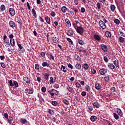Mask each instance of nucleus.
<instances>
[{
  "instance_id": "nucleus-37",
  "label": "nucleus",
  "mask_w": 125,
  "mask_h": 125,
  "mask_svg": "<svg viewBox=\"0 0 125 125\" xmlns=\"http://www.w3.org/2000/svg\"><path fill=\"white\" fill-rule=\"evenodd\" d=\"M53 41L55 43H57V42L58 43H59V39H58V38L54 37Z\"/></svg>"
},
{
  "instance_id": "nucleus-54",
  "label": "nucleus",
  "mask_w": 125,
  "mask_h": 125,
  "mask_svg": "<svg viewBox=\"0 0 125 125\" xmlns=\"http://www.w3.org/2000/svg\"><path fill=\"white\" fill-rule=\"evenodd\" d=\"M0 64L1 67H2V68H3V69H4V68L6 67V65L3 62H0Z\"/></svg>"
},
{
  "instance_id": "nucleus-38",
  "label": "nucleus",
  "mask_w": 125,
  "mask_h": 125,
  "mask_svg": "<svg viewBox=\"0 0 125 125\" xmlns=\"http://www.w3.org/2000/svg\"><path fill=\"white\" fill-rule=\"evenodd\" d=\"M0 9L1 11H4V10L5 9V6L4 4L1 5V6L0 7Z\"/></svg>"
},
{
  "instance_id": "nucleus-30",
  "label": "nucleus",
  "mask_w": 125,
  "mask_h": 125,
  "mask_svg": "<svg viewBox=\"0 0 125 125\" xmlns=\"http://www.w3.org/2000/svg\"><path fill=\"white\" fill-rule=\"evenodd\" d=\"M27 120L23 118H21V123L23 125H25V124H27Z\"/></svg>"
},
{
  "instance_id": "nucleus-16",
  "label": "nucleus",
  "mask_w": 125,
  "mask_h": 125,
  "mask_svg": "<svg viewBox=\"0 0 125 125\" xmlns=\"http://www.w3.org/2000/svg\"><path fill=\"white\" fill-rule=\"evenodd\" d=\"M94 39L96 41H97L98 42H99L100 41H101V38L99 37V35L95 34L94 35Z\"/></svg>"
},
{
  "instance_id": "nucleus-43",
  "label": "nucleus",
  "mask_w": 125,
  "mask_h": 125,
  "mask_svg": "<svg viewBox=\"0 0 125 125\" xmlns=\"http://www.w3.org/2000/svg\"><path fill=\"white\" fill-rule=\"evenodd\" d=\"M114 22L117 25H119L121 21H120V20H119V19H116L115 20H114Z\"/></svg>"
},
{
  "instance_id": "nucleus-15",
  "label": "nucleus",
  "mask_w": 125,
  "mask_h": 125,
  "mask_svg": "<svg viewBox=\"0 0 125 125\" xmlns=\"http://www.w3.org/2000/svg\"><path fill=\"white\" fill-rule=\"evenodd\" d=\"M25 91H26V92L27 93H28V94H33V92H34V89H31V88H29V89H28V88H26L25 89Z\"/></svg>"
},
{
  "instance_id": "nucleus-25",
  "label": "nucleus",
  "mask_w": 125,
  "mask_h": 125,
  "mask_svg": "<svg viewBox=\"0 0 125 125\" xmlns=\"http://www.w3.org/2000/svg\"><path fill=\"white\" fill-rule=\"evenodd\" d=\"M117 112L119 116H123V112H122V110H121V109L117 108Z\"/></svg>"
},
{
  "instance_id": "nucleus-36",
  "label": "nucleus",
  "mask_w": 125,
  "mask_h": 125,
  "mask_svg": "<svg viewBox=\"0 0 125 125\" xmlns=\"http://www.w3.org/2000/svg\"><path fill=\"white\" fill-rule=\"evenodd\" d=\"M113 116L114 119H115V120H119V119H120V118L119 117V115H118V114H117V113L114 112L113 113Z\"/></svg>"
},
{
  "instance_id": "nucleus-31",
  "label": "nucleus",
  "mask_w": 125,
  "mask_h": 125,
  "mask_svg": "<svg viewBox=\"0 0 125 125\" xmlns=\"http://www.w3.org/2000/svg\"><path fill=\"white\" fill-rule=\"evenodd\" d=\"M78 43L81 45H83V44H84V42H83V40H81L80 39H78Z\"/></svg>"
},
{
  "instance_id": "nucleus-3",
  "label": "nucleus",
  "mask_w": 125,
  "mask_h": 125,
  "mask_svg": "<svg viewBox=\"0 0 125 125\" xmlns=\"http://www.w3.org/2000/svg\"><path fill=\"white\" fill-rule=\"evenodd\" d=\"M99 25L102 28V30L106 29V23L104 22L103 21H99Z\"/></svg>"
},
{
  "instance_id": "nucleus-6",
  "label": "nucleus",
  "mask_w": 125,
  "mask_h": 125,
  "mask_svg": "<svg viewBox=\"0 0 125 125\" xmlns=\"http://www.w3.org/2000/svg\"><path fill=\"white\" fill-rule=\"evenodd\" d=\"M95 88L97 89V90H99L102 88V85L100 83H98V82H96L95 83Z\"/></svg>"
},
{
  "instance_id": "nucleus-44",
  "label": "nucleus",
  "mask_w": 125,
  "mask_h": 125,
  "mask_svg": "<svg viewBox=\"0 0 125 125\" xmlns=\"http://www.w3.org/2000/svg\"><path fill=\"white\" fill-rule=\"evenodd\" d=\"M14 83V86H15L16 87H18L19 86V85L18 84V82L17 81H13Z\"/></svg>"
},
{
  "instance_id": "nucleus-20",
  "label": "nucleus",
  "mask_w": 125,
  "mask_h": 125,
  "mask_svg": "<svg viewBox=\"0 0 125 125\" xmlns=\"http://www.w3.org/2000/svg\"><path fill=\"white\" fill-rule=\"evenodd\" d=\"M119 42L121 43H124L125 42V38H123L122 36H120L118 39Z\"/></svg>"
},
{
  "instance_id": "nucleus-48",
  "label": "nucleus",
  "mask_w": 125,
  "mask_h": 125,
  "mask_svg": "<svg viewBox=\"0 0 125 125\" xmlns=\"http://www.w3.org/2000/svg\"><path fill=\"white\" fill-rule=\"evenodd\" d=\"M50 15H51L52 17H55V16H56V14H55V12H54V11H52L51 12Z\"/></svg>"
},
{
  "instance_id": "nucleus-53",
  "label": "nucleus",
  "mask_w": 125,
  "mask_h": 125,
  "mask_svg": "<svg viewBox=\"0 0 125 125\" xmlns=\"http://www.w3.org/2000/svg\"><path fill=\"white\" fill-rule=\"evenodd\" d=\"M67 41H68V42H70L71 44H73L74 43L73 42V41L70 38H67Z\"/></svg>"
},
{
  "instance_id": "nucleus-61",
  "label": "nucleus",
  "mask_w": 125,
  "mask_h": 125,
  "mask_svg": "<svg viewBox=\"0 0 125 125\" xmlns=\"http://www.w3.org/2000/svg\"><path fill=\"white\" fill-rule=\"evenodd\" d=\"M49 83L50 84H52V83H53V78L52 77L50 78Z\"/></svg>"
},
{
  "instance_id": "nucleus-22",
  "label": "nucleus",
  "mask_w": 125,
  "mask_h": 125,
  "mask_svg": "<svg viewBox=\"0 0 125 125\" xmlns=\"http://www.w3.org/2000/svg\"><path fill=\"white\" fill-rule=\"evenodd\" d=\"M75 68L77 70H81V69H82V65H81V63H76Z\"/></svg>"
},
{
  "instance_id": "nucleus-23",
  "label": "nucleus",
  "mask_w": 125,
  "mask_h": 125,
  "mask_svg": "<svg viewBox=\"0 0 125 125\" xmlns=\"http://www.w3.org/2000/svg\"><path fill=\"white\" fill-rule=\"evenodd\" d=\"M83 68L85 71H87V70H88V68H89V65L87 63H84L83 65Z\"/></svg>"
},
{
  "instance_id": "nucleus-13",
  "label": "nucleus",
  "mask_w": 125,
  "mask_h": 125,
  "mask_svg": "<svg viewBox=\"0 0 125 125\" xmlns=\"http://www.w3.org/2000/svg\"><path fill=\"white\" fill-rule=\"evenodd\" d=\"M73 33H74V30H73L72 29H69L66 32V35L67 36H69V37H72V36H73Z\"/></svg>"
},
{
  "instance_id": "nucleus-29",
  "label": "nucleus",
  "mask_w": 125,
  "mask_h": 125,
  "mask_svg": "<svg viewBox=\"0 0 125 125\" xmlns=\"http://www.w3.org/2000/svg\"><path fill=\"white\" fill-rule=\"evenodd\" d=\"M10 42L12 46H14V45H15V41H14V39H10Z\"/></svg>"
},
{
  "instance_id": "nucleus-11",
  "label": "nucleus",
  "mask_w": 125,
  "mask_h": 125,
  "mask_svg": "<svg viewBox=\"0 0 125 125\" xmlns=\"http://www.w3.org/2000/svg\"><path fill=\"white\" fill-rule=\"evenodd\" d=\"M9 25L11 28H12V29H14V27L16 26L15 22L12 21H10L9 22Z\"/></svg>"
},
{
  "instance_id": "nucleus-42",
  "label": "nucleus",
  "mask_w": 125,
  "mask_h": 125,
  "mask_svg": "<svg viewBox=\"0 0 125 125\" xmlns=\"http://www.w3.org/2000/svg\"><path fill=\"white\" fill-rule=\"evenodd\" d=\"M51 104L53 106H57L58 103L56 101H53L51 102Z\"/></svg>"
},
{
  "instance_id": "nucleus-21",
  "label": "nucleus",
  "mask_w": 125,
  "mask_h": 125,
  "mask_svg": "<svg viewBox=\"0 0 125 125\" xmlns=\"http://www.w3.org/2000/svg\"><path fill=\"white\" fill-rule=\"evenodd\" d=\"M62 72H63V73H66L67 72V71H68V68H66V66H64L63 65H61V70H62Z\"/></svg>"
},
{
  "instance_id": "nucleus-5",
  "label": "nucleus",
  "mask_w": 125,
  "mask_h": 125,
  "mask_svg": "<svg viewBox=\"0 0 125 125\" xmlns=\"http://www.w3.org/2000/svg\"><path fill=\"white\" fill-rule=\"evenodd\" d=\"M100 46L101 48L102 49L104 52L105 53L108 52V47H107V45L104 44H101Z\"/></svg>"
},
{
  "instance_id": "nucleus-2",
  "label": "nucleus",
  "mask_w": 125,
  "mask_h": 125,
  "mask_svg": "<svg viewBox=\"0 0 125 125\" xmlns=\"http://www.w3.org/2000/svg\"><path fill=\"white\" fill-rule=\"evenodd\" d=\"M48 93H49L50 95H51V97H53L54 95H58L59 93V91L54 89H52L51 90L48 91Z\"/></svg>"
},
{
  "instance_id": "nucleus-33",
  "label": "nucleus",
  "mask_w": 125,
  "mask_h": 125,
  "mask_svg": "<svg viewBox=\"0 0 125 125\" xmlns=\"http://www.w3.org/2000/svg\"><path fill=\"white\" fill-rule=\"evenodd\" d=\"M44 79L45 80H46V81L48 80L49 79V74L48 73H45L44 74Z\"/></svg>"
},
{
  "instance_id": "nucleus-55",
  "label": "nucleus",
  "mask_w": 125,
  "mask_h": 125,
  "mask_svg": "<svg viewBox=\"0 0 125 125\" xmlns=\"http://www.w3.org/2000/svg\"><path fill=\"white\" fill-rule=\"evenodd\" d=\"M35 70H40V65L38 64H36L35 65Z\"/></svg>"
},
{
  "instance_id": "nucleus-32",
  "label": "nucleus",
  "mask_w": 125,
  "mask_h": 125,
  "mask_svg": "<svg viewBox=\"0 0 125 125\" xmlns=\"http://www.w3.org/2000/svg\"><path fill=\"white\" fill-rule=\"evenodd\" d=\"M42 67H49V64L47 63V62H43L42 63Z\"/></svg>"
},
{
  "instance_id": "nucleus-47",
  "label": "nucleus",
  "mask_w": 125,
  "mask_h": 125,
  "mask_svg": "<svg viewBox=\"0 0 125 125\" xmlns=\"http://www.w3.org/2000/svg\"><path fill=\"white\" fill-rule=\"evenodd\" d=\"M75 85L76 86V87H77V88H80L82 85H81V84H80V83L77 82L76 83H75Z\"/></svg>"
},
{
  "instance_id": "nucleus-59",
  "label": "nucleus",
  "mask_w": 125,
  "mask_h": 125,
  "mask_svg": "<svg viewBox=\"0 0 125 125\" xmlns=\"http://www.w3.org/2000/svg\"><path fill=\"white\" fill-rule=\"evenodd\" d=\"M4 42L6 44V46H7L8 47H9V46L10 45V43H9V42H7L6 41H5Z\"/></svg>"
},
{
  "instance_id": "nucleus-34",
  "label": "nucleus",
  "mask_w": 125,
  "mask_h": 125,
  "mask_svg": "<svg viewBox=\"0 0 125 125\" xmlns=\"http://www.w3.org/2000/svg\"><path fill=\"white\" fill-rule=\"evenodd\" d=\"M9 124H11V123H12V121H13V118L11 116H9V118H8V119H7Z\"/></svg>"
},
{
  "instance_id": "nucleus-1",
  "label": "nucleus",
  "mask_w": 125,
  "mask_h": 125,
  "mask_svg": "<svg viewBox=\"0 0 125 125\" xmlns=\"http://www.w3.org/2000/svg\"><path fill=\"white\" fill-rule=\"evenodd\" d=\"M73 26L74 27L75 29H76V31L78 34H80V35H83V31H84V29H83V28L82 26H77V28H76V26H75V23L73 24Z\"/></svg>"
},
{
  "instance_id": "nucleus-46",
  "label": "nucleus",
  "mask_w": 125,
  "mask_h": 125,
  "mask_svg": "<svg viewBox=\"0 0 125 125\" xmlns=\"http://www.w3.org/2000/svg\"><path fill=\"white\" fill-rule=\"evenodd\" d=\"M104 60L105 63H108V62H109V60L108 59V57L107 56L104 57Z\"/></svg>"
},
{
  "instance_id": "nucleus-40",
  "label": "nucleus",
  "mask_w": 125,
  "mask_h": 125,
  "mask_svg": "<svg viewBox=\"0 0 125 125\" xmlns=\"http://www.w3.org/2000/svg\"><path fill=\"white\" fill-rule=\"evenodd\" d=\"M47 112L50 114V115H54V111L53 110L50 109H47Z\"/></svg>"
},
{
  "instance_id": "nucleus-18",
  "label": "nucleus",
  "mask_w": 125,
  "mask_h": 125,
  "mask_svg": "<svg viewBox=\"0 0 125 125\" xmlns=\"http://www.w3.org/2000/svg\"><path fill=\"white\" fill-rule=\"evenodd\" d=\"M45 20L47 24H49V25H50L51 20H50V18H49V17H48V16L45 17Z\"/></svg>"
},
{
  "instance_id": "nucleus-49",
  "label": "nucleus",
  "mask_w": 125,
  "mask_h": 125,
  "mask_svg": "<svg viewBox=\"0 0 125 125\" xmlns=\"http://www.w3.org/2000/svg\"><path fill=\"white\" fill-rule=\"evenodd\" d=\"M119 12H120L121 14L124 16V14L125 13V9H123L122 10H119Z\"/></svg>"
},
{
  "instance_id": "nucleus-63",
  "label": "nucleus",
  "mask_w": 125,
  "mask_h": 125,
  "mask_svg": "<svg viewBox=\"0 0 125 125\" xmlns=\"http://www.w3.org/2000/svg\"><path fill=\"white\" fill-rule=\"evenodd\" d=\"M88 109L89 111H93V107L92 106H88Z\"/></svg>"
},
{
  "instance_id": "nucleus-60",
  "label": "nucleus",
  "mask_w": 125,
  "mask_h": 125,
  "mask_svg": "<svg viewBox=\"0 0 125 125\" xmlns=\"http://www.w3.org/2000/svg\"><path fill=\"white\" fill-rule=\"evenodd\" d=\"M81 12L82 13H84V12H85V9L84 7L81 8Z\"/></svg>"
},
{
  "instance_id": "nucleus-50",
  "label": "nucleus",
  "mask_w": 125,
  "mask_h": 125,
  "mask_svg": "<svg viewBox=\"0 0 125 125\" xmlns=\"http://www.w3.org/2000/svg\"><path fill=\"white\" fill-rule=\"evenodd\" d=\"M97 7L99 9H100L101 8V3L100 2H98L96 4Z\"/></svg>"
},
{
  "instance_id": "nucleus-8",
  "label": "nucleus",
  "mask_w": 125,
  "mask_h": 125,
  "mask_svg": "<svg viewBox=\"0 0 125 125\" xmlns=\"http://www.w3.org/2000/svg\"><path fill=\"white\" fill-rule=\"evenodd\" d=\"M17 43L19 48L20 49V51H21V53H23V52L25 51V49H24V47L22 46L21 44H19L18 42H17Z\"/></svg>"
},
{
  "instance_id": "nucleus-45",
  "label": "nucleus",
  "mask_w": 125,
  "mask_h": 125,
  "mask_svg": "<svg viewBox=\"0 0 125 125\" xmlns=\"http://www.w3.org/2000/svg\"><path fill=\"white\" fill-rule=\"evenodd\" d=\"M62 102L65 104V105H69L70 104V102L66 100V99H64L62 100Z\"/></svg>"
},
{
  "instance_id": "nucleus-19",
  "label": "nucleus",
  "mask_w": 125,
  "mask_h": 125,
  "mask_svg": "<svg viewBox=\"0 0 125 125\" xmlns=\"http://www.w3.org/2000/svg\"><path fill=\"white\" fill-rule=\"evenodd\" d=\"M105 35L106 38H112V36L111 35V33L109 32L108 31H106L105 32Z\"/></svg>"
},
{
  "instance_id": "nucleus-62",
  "label": "nucleus",
  "mask_w": 125,
  "mask_h": 125,
  "mask_svg": "<svg viewBox=\"0 0 125 125\" xmlns=\"http://www.w3.org/2000/svg\"><path fill=\"white\" fill-rule=\"evenodd\" d=\"M119 33L121 36V37H125V33L121 31H119Z\"/></svg>"
},
{
  "instance_id": "nucleus-24",
  "label": "nucleus",
  "mask_w": 125,
  "mask_h": 125,
  "mask_svg": "<svg viewBox=\"0 0 125 125\" xmlns=\"http://www.w3.org/2000/svg\"><path fill=\"white\" fill-rule=\"evenodd\" d=\"M65 22L68 25V27H71L72 24H71V22L70 21V20H69V19H66L65 20Z\"/></svg>"
},
{
  "instance_id": "nucleus-56",
  "label": "nucleus",
  "mask_w": 125,
  "mask_h": 125,
  "mask_svg": "<svg viewBox=\"0 0 125 125\" xmlns=\"http://www.w3.org/2000/svg\"><path fill=\"white\" fill-rule=\"evenodd\" d=\"M41 90H42V92H45L46 91V88L44 86H43Z\"/></svg>"
},
{
  "instance_id": "nucleus-51",
  "label": "nucleus",
  "mask_w": 125,
  "mask_h": 125,
  "mask_svg": "<svg viewBox=\"0 0 125 125\" xmlns=\"http://www.w3.org/2000/svg\"><path fill=\"white\" fill-rule=\"evenodd\" d=\"M9 83L10 84V86H14V82H12V80H10L9 81Z\"/></svg>"
},
{
  "instance_id": "nucleus-28",
  "label": "nucleus",
  "mask_w": 125,
  "mask_h": 125,
  "mask_svg": "<svg viewBox=\"0 0 125 125\" xmlns=\"http://www.w3.org/2000/svg\"><path fill=\"white\" fill-rule=\"evenodd\" d=\"M67 7H66V6H62L61 8V10L62 11V12H63V13H66V11H67Z\"/></svg>"
},
{
  "instance_id": "nucleus-7",
  "label": "nucleus",
  "mask_w": 125,
  "mask_h": 125,
  "mask_svg": "<svg viewBox=\"0 0 125 125\" xmlns=\"http://www.w3.org/2000/svg\"><path fill=\"white\" fill-rule=\"evenodd\" d=\"M9 12L11 16H14L15 14H16L15 13V10L13 8H10L9 9Z\"/></svg>"
},
{
  "instance_id": "nucleus-14",
  "label": "nucleus",
  "mask_w": 125,
  "mask_h": 125,
  "mask_svg": "<svg viewBox=\"0 0 125 125\" xmlns=\"http://www.w3.org/2000/svg\"><path fill=\"white\" fill-rule=\"evenodd\" d=\"M66 89L68 90V92L72 93V92H74L75 90L73 89V87H70V86L68 85L67 86Z\"/></svg>"
},
{
  "instance_id": "nucleus-41",
  "label": "nucleus",
  "mask_w": 125,
  "mask_h": 125,
  "mask_svg": "<svg viewBox=\"0 0 125 125\" xmlns=\"http://www.w3.org/2000/svg\"><path fill=\"white\" fill-rule=\"evenodd\" d=\"M75 58L77 60V61H81V58H80V56L79 55L75 54Z\"/></svg>"
},
{
  "instance_id": "nucleus-35",
  "label": "nucleus",
  "mask_w": 125,
  "mask_h": 125,
  "mask_svg": "<svg viewBox=\"0 0 125 125\" xmlns=\"http://www.w3.org/2000/svg\"><path fill=\"white\" fill-rule=\"evenodd\" d=\"M110 10L113 12H114L115 10H116V6H115V5H110Z\"/></svg>"
},
{
  "instance_id": "nucleus-9",
  "label": "nucleus",
  "mask_w": 125,
  "mask_h": 125,
  "mask_svg": "<svg viewBox=\"0 0 125 125\" xmlns=\"http://www.w3.org/2000/svg\"><path fill=\"white\" fill-rule=\"evenodd\" d=\"M107 67L109 69V70H112V71H113V70H114V69H115V68L116 67L115 65H114L113 63H108L107 64Z\"/></svg>"
},
{
  "instance_id": "nucleus-26",
  "label": "nucleus",
  "mask_w": 125,
  "mask_h": 125,
  "mask_svg": "<svg viewBox=\"0 0 125 125\" xmlns=\"http://www.w3.org/2000/svg\"><path fill=\"white\" fill-rule=\"evenodd\" d=\"M90 120L91 122H95L97 120V117L96 116H92L90 117Z\"/></svg>"
},
{
  "instance_id": "nucleus-12",
  "label": "nucleus",
  "mask_w": 125,
  "mask_h": 125,
  "mask_svg": "<svg viewBox=\"0 0 125 125\" xmlns=\"http://www.w3.org/2000/svg\"><path fill=\"white\" fill-rule=\"evenodd\" d=\"M110 79H111V76L110 75L105 76L104 77V81L106 83H110Z\"/></svg>"
},
{
  "instance_id": "nucleus-27",
  "label": "nucleus",
  "mask_w": 125,
  "mask_h": 125,
  "mask_svg": "<svg viewBox=\"0 0 125 125\" xmlns=\"http://www.w3.org/2000/svg\"><path fill=\"white\" fill-rule=\"evenodd\" d=\"M85 88L86 91H87V92H90V90H91V88H90V86H89V85H86L85 86Z\"/></svg>"
},
{
  "instance_id": "nucleus-4",
  "label": "nucleus",
  "mask_w": 125,
  "mask_h": 125,
  "mask_svg": "<svg viewBox=\"0 0 125 125\" xmlns=\"http://www.w3.org/2000/svg\"><path fill=\"white\" fill-rule=\"evenodd\" d=\"M99 72L100 75L102 76H104V75H106L108 72V69L106 68H103L99 70Z\"/></svg>"
},
{
  "instance_id": "nucleus-39",
  "label": "nucleus",
  "mask_w": 125,
  "mask_h": 125,
  "mask_svg": "<svg viewBox=\"0 0 125 125\" xmlns=\"http://www.w3.org/2000/svg\"><path fill=\"white\" fill-rule=\"evenodd\" d=\"M47 55L48 56H49V59L50 60H54V57L53 56H52V54L51 53L49 54H47Z\"/></svg>"
},
{
  "instance_id": "nucleus-52",
  "label": "nucleus",
  "mask_w": 125,
  "mask_h": 125,
  "mask_svg": "<svg viewBox=\"0 0 125 125\" xmlns=\"http://www.w3.org/2000/svg\"><path fill=\"white\" fill-rule=\"evenodd\" d=\"M40 55L41 56H42V57L44 58V57H45V53H44V52H41V53H40Z\"/></svg>"
},
{
  "instance_id": "nucleus-10",
  "label": "nucleus",
  "mask_w": 125,
  "mask_h": 125,
  "mask_svg": "<svg viewBox=\"0 0 125 125\" xmlns=\"http://www.w3.org/2000/svg\"><path fill=\"white\" fill-rule=\"evenodd\" d=\"M92 104L93 106V108H96V109H98V108L100 107V104H99V103L97 102L93 103Z\"/></svg>"
},
{
  "instance_id": "nucleus-57",
  "label": "nucleus",
  "mask_w": 125,
  "mask_h": 125,
  "mask_svg": "<svg viewBox=\"0 0 125 125\" xmlns=\"http://www.w3.org/2000/svg\"><path fill=\"white\" fill-rule=\"evenodd\" d=\"M113 64L115 65V66H117V65H119V62L118 61V60H117V61L115 60L113 62Z\"/></svg>"
},
{
  "instance_id": "nucleus-17",
  "label": "nucleus",
  "mask_w": 125,
  "mask_h": 125,
  "mask_svg": "<svg viewBox=\"0 0 125 125\" xmlns=\"http://www.w3.org/2000/svg\"><path fill=\"white\" fill-rule=\"evenodd\" d=\"M23 81H25V83H28V84H30L31 83V82L30 81V79L28 78V77H23Z\"/></svg>"
},
{
  "instance_id": "nucleus-64",
  "label": "nucleus",
  "mask_w": 125,
  "mask_h": 125,
  "mask_svg": "<svg viewBox=\"0 0 125 125\" xmlns=\"http://www.w3.org/2000/svg\"><path fill=\"white\" fill-rule=\"evenodd\" d=\"M81 95L82 96H85V95H86V92H84V91H83L81 93Z\"/></svg>"
},
{
  "instance_id": "nucleus-58",
  "label": "nucleus",
  "mask_w": 125,
  "mask_h": 125,
  "mask_svg": "<svg viewBox=\"0 0 125 125\" xmlns=\"http://www.w3.org/2000/svg\"><path fill=\"white\" fill-rule=\"evenodd\" d=\"M91 73L93 75H95L96 74V70L94 69H91Z\"/></svg>"
}]
</instances>
